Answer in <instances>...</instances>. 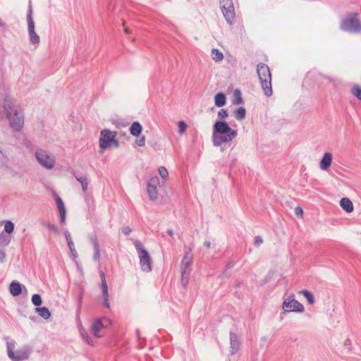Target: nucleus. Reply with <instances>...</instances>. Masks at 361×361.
Returning a JSON list of instances; mask_svg holds the SVG:
<instances>
[{
	"mask_svg": "<svg viewBox=\"0 0 361 361\" xmlns=\"http://www.w3.org/2000/svg\"><path fill=\"white\" fill-rule=\"evenodd\" d=\"M11 102H6L4 108L8 111V118L10 121L11 128L18 130L23 127L24 123L23 116L16 109L13 108Z\"/></svg>",
	"mask_w": 361,
	"mask_h": 361,
	"instance_id": "nucleus-5",
	"label": "nucleus"
},
{
	"mask_svg": "<svg viewBox=\"0 0 361 361\" xmlns=\"http://www.w3.org/2000/svg\"><path fill=\"white\" fill-rule=\"evenodd\" d=\"M193 263L192 247L185 246L184 253L181 258L179 271L180 274V283L183 288H186L189 283L192 267Z\"/></svg>",
	"mask_w": 361,
	"mask_h": 361,
	"instance_id": "nucleus-2",
	"label": "nucleus"
},
{
	"mask_svg": "<svg viewBox=\"0 0 361 361\" xmlns=\"http://www.w3.org/2000/svg\"><path fill=\"white\" fill-rule=\"evenodd\" d=\"M27 29L30 42L32 44H39L40 38L35 30V23L32 18L31 13L28 16L27 18Z\"/></svg>",
	"mask_w": 361,
	"mask_h": 361,
	"instance_id": "nucleus-13",
	"label": "nucleus"
},
{
	"mask_svg": "<svg viewBox=\"0 0 361 361\" xmlns=\"http://www.w3.org/2000/svg\"><path fill=\"white\" fill-rule=\"evenodd\" d=\"M281 309L284 312L286 313H303L305 312L304 305L295 300V295L293 294L290 295L284 299L281 305Z\"/></svg>",
	"mask_w": 361,
	"mask_h": 361,
	"instance_id": "nucleus-6",
	"label": "nucleus"
},
{
	"mask_svg": "<svg viewBox=\"0 0 361 361\" xmlns=\"http://www.w3.org/2000/svg\"><path fill=\"white\" fill-rule=\"evenodd\" d=\"M178 128H179V133H180V134L184 133L187 128L186 123L184 121H180L178 122Z\"/></svg>",
	"mask_w": 361,
	"mask_h": 361,
	"instance_id": "nucleus-36",
	"label": "nucleus"
},
{
	"mask_svg": "<svg viewBox=\"0 0 361 361\" xmlns=\"http://www.w3.org/2000/svg\"><path fill=\"white\" fill-rule=\"evenodd\" d=\"M14 345L13 343L7 344V352L8 357L13 361H20L28 357L29 352H17L16 355L13 352Z\"/></svg>",
	"mask_w": 361,
	"mask_h": 361,
	"instance_id": "nucleus-11",
	"label": "nucleus"
},
{
	"mask_svg": "<svg viewBox=\"0 0 361 361\" xmlns=\"http://www.w3.org/2000/svg\"><path fill=\"white\" fill-rule=\"evenodd\" d=\"M135 143L137 145L140 147H143L145 145V137L142 136L140 138L135 140Z\"/></svg>",
	"mask_w": 361,
	"mask_h": 361,
	"instance_id": "nucleus-38",
	"label": "nucleus"
},
{
	"mask_svg": "<svg viewBox=\"0 0 361 361\" xmlns=\"http://www.w3.org/2000/svg\"><path fill=\"white\" fill-rule=\"evenodd\" d=\"M114 147L116 146L118 144H117V142L114 140Z\"/></svg>",
	"mask_w": 361,
	"mask_h": 361,
	"instance_id": "nucleus-49",
	"label": "nucleus"
},
{
	"mask_svg": "<svg viewBox=\"0 0 361 361\" xmlns=\"http://www.w3.org/2000/svg\"><path fill=\"white\" fill-rule=\"evenodd\" d=\"M101 279H102V295H103V302L102 304L104 306L110 309L111 305L109 300V295H108V286L106 282L105 276L103 271L100 272Z\"/></svg>",
	"mask_w": 361,
	"mask_h": 361,
	"instance_id": "nucleus-15",
	"label": "nucleus"
},
{
	"mask_svg": "<svg viewBox=\"0 0 361 361\" xmlns=\"http://www.w3.org/2000/svg\"><path fill=\"white\" fill-rule=\"evenodd\" d=\"M6 257V253L4 251H0V262H4Z\"/></svg>",
	"mask_w": 361,
	"mask_h": 361,
	"instance_id": "nucleus-43",
	"label": "nucleus"
},
{
	"mask_svg": "<svg viewBox=\"0 0 361 361\" xmlns=\"http://www.w3.org/2000/svg\"><path fill=\"white\" fill-rule=\"evenodd\" d=\"M133 244L137 255L141 271L145 273L151 272L153 267V259L150 253L140 240H136Z\"/></svg>",
	"mask_w": 361,
	"mask_h": 361,
	"instance_id": "nucleus-3",
	"label": "nucleus"
},
{
	"mask_svg": "<svg viewBox=\"0 0 361 361\" xmlns=\"http://www.w3.org/2000/svg\"><path fill=\"white\" fill-rule=\"evenodd\" d=\"M35 310L42 318L45 319H47L51 317L49 310L45 307H37Z\"/></svg>",
	"mask_w": 361,
	"mask_h": 361,
	"instance_id": "nucleus-27",
	"label": "nucleus"
},
{
	"mask_svg": "<svg viewBox=\"0 0 361 361\" xmlns=\"http://www.w3.org/2000/svg\"><path fill=\"white\" fill-rule=\"evenodd\" d=\"M230 344H231V347H230L231 354L234 355L239 350L240 345V341H239L238 336H236L235 334H231Z\"/></svg>",
	"mask_w": 361,
	"mask_h": 361,
	"instance_id": "nucleus-17",
	"label": "nucleus"
},
{
	"mask_svg": "<svg viewBox=\"0 0 361 361\" xmlns=\"http://www.w3.org/2000/svg\"><path fill=\"white\" fill-rule=\"evenodd\" d=\"M124 31H125V32L126 34H129L130 33V30L128 28H125Z\"/></svg>",
	"mask_w": 361,
	"mask_h": 361,
	"instance_id": "nucleus-47",
	"label": "nucleus"
},
{
	"mask_svg": "<svg viewBox=\"0 0 361 361\" xmlns=\"http://www.w3.org/2000/svg\"><path fill=\"white\" fill-rule=\"evenodd\" d=\"M204 246H206L207 247H210V243L209 242H205L204 243Z\"/></svg>",
	"mask_w": 361,
	"mask_h": 361,
	"instance_id": "nucleus-45",
	"label": "nucleus"
},
{
	"mask_svg": "<svg viewBox=\"0 0 361 361\" xmlns=\"http://www.w3.org/2000/svg\"><path fill=\"white\" fill-rule=\"evenodd\" d=\"M122 232L125 235H129L132 232V229L130 226H126L122 228Z\"/></svg>",
	"mask_w": 361,
	"mask_h": 361,
	"instance_id": "nucleus-41",
	"label": "nucleus"
},
{
	"mask_svg": "<svg viewBox=\"0 0 361 361\" xmlns=\"http://www.w3.org/2000/svg\"><path fill=\"white\" fill-rule=\"evenodd\" d=\"M233 97H234L233 100V104H240L243 102V99L241 97L240 92L238 90H235Z\"/></svg>",
	"mask_w": 361,
	"mask_h": 361,
	"instance_id": "nucleus-31",
	"label": "nucleus"
},
{
	"mask_svg": "<svg viewBox=\"0 0 361 361\" xmlns=\"http://www.w3.org/2000/svg\"><path fill=\"white\" fill-rule=\"evenodd\" d=\"M211 57L214 61H221L224 59V54L218 49H212L211 51Z\"/></svg>",
	"mask_w": 361,
	"mask_h": 361,
	"instance_id": "nucleus-25",
	"label": "nucleus"
},
{
	"mask_svg": "<svg viewBox=\"0 0 361 361\" xmlns=\"http://www.w3.org/2000/svg\"><path fill=\"white\" fill-rule=\"evenodd\" d=\"M333 162V154L331 152H326L324 153L319 163V169L323 171H329Z\"/></svg>",
	"mask_w": 361,
	"mask_h": 361,
	"instance_id": "nucleus-14",
	"label": "nucleus"
},
{
	"mask_svg": "<svg viewBox=\"0 0 361 361\" xmlns=\"http://www.w3.org/2000/svg\"><path fill=\"white\" fill-rule=\"evenodd\" d=\"M32 302L35 305V306H39L42 304V298H41V296L38 294H34L32 296Z\"/></svg>",
	"mask_w": 361,
	"mask_h": 361,
	"instance_id": "nucleus-33",
	"label": "nucleus"
},
{
	"mask_svg": "<svg viewBox=\"0 0 361 361\" xmlns=\"http://www.w3.org/2000/svg\"><path fill=\"white\" fill-rule=\"evenodd\" d=\"M246 114V111L244 107H239L236 110L234 111V116L238 120L241 121L245 118Z\"/></svg>",
	"mask_w": 361,
	"mask_h": 361,
	"instance_id": "nucleus-28",
	"label": "nucleus"
},
{
	"mask_svg": "<svg viewBox=\"0 0 361 361\" xmlns=\"http://www.w3.org/2000/svg\"><path fill=\"white\" fill-rule=\"evenodd\" d=\"M160 185V181L157 176L150 178L147 184V192L149 198L155 201L158 199L159 192L157 188Z\"/></svg>",
	"mask_w": 361,
	"mask_h": 361,
	"instance_id": "nucleus-8",
	"label": "nucleus"
},
{
	"mask_svg": "<svg viewBox=\"0 0 361 361\" xmlns=\"http://www.w3.org/2000/svg\"><path fill=\"white\" fill-rule=\"evenodd\" d=\"M0 25L1 26H4L5 25V23L2 21V20L0 18Z\"/></svg>",
	"mask_w": 361,
	"mask_h": 361,
	"instance_id": "nucleus-46",
	"label": "nucleus"
},
{
	"mask_svg": "<svg viewBox=\"0 0 361 361\" xmlns=\"http://www.w3.org/2000/svg\"><path fill=\"white\" fill-rule=\"evenodd\" d=\"M353 94L361 101V89L358 87H355L352 90Z\"/></svg>",
	"mask_w": 361,
	"mask_h": 361,
	"instance_id": "nucleus-35",
	"label": "nucleus"
},
{
	"mask_svg": "<svg viewBox=\"0 0 361 361\" xmlns=\"http://www.w3.org/2000/svg\"><path fill=\"white\" fill-rule=\"evenodd\" d=\"M257 74L264 94L269 97L272 94L271 84V73L269 67L264 63H259L257 68Z\"/></svg>",
	"mask_w": 361,
	"mask_h": 361,
	"instance_id": "nucleus-4",
	"label": "nucleus"
},
{
	"mask_svg": "<svg viewBox=\"0 0 361 361\" xmlns=\"http://www.w3.org/2000/svg\"><path fill=\"white\" fill-rule=\"evenodd\" d=\"M295 214L298 216H302L303 214V210L300 207H297L295 208Z\"/></svg>",
	"mask_w": 361,
	"mask_h": 361,
	"instance_id": "nucleus-42",
	"label": "nucleus"
},
{
	"mask_svg": "<svg viewBox=\"0 0 361 361\" xmlns=\"http://www.w3.org/2000/svg\"><path fill=\"white\" fill-rule=\"evenodd\" d=\"M4 231L8 234H11L14 231V224L10 220H6L4 221Z\"/></svg>",
	"mask_w": 361,
	"mask_h": 361,
	"instance_id": "nucleus-29",
	"label": "nucleus"
},
{
	"mask_svg": "<svg viewBox=\"0 0 361 361\" xmlns=\"http://www.w3.org/2000/svg\"><path fill=\"white\" fill-rule=\"evenodd\" d=\"M263 243V239L260 236H256L255 238L254 244L256 247H259Z\"/></svg>",
	"mask_w": 361,
	"mask_h": 361,
	"instance_id": "nucleus-40",
	"label": "nucleus"
},
{
	"mask_svg": "<svg viewBox=\"0 0 361 361\" xmlns=\"http://www.w3.org/2000/svg\"><path fill=\"white\" fill-rule=\"evenodd\" d=\"M9 290L10 293L13 296H18L21 293L22 291L21 285L17 282H12L10 285Z\"/></svg>",
	"mask_w": 361,
	"mask_h": 361,
	"instance_id": "nucleus-22",
	"label": "nucleus"
},
{
	"mask_svg": "<svg viewBox=\"0 0 361 361\" xmlns=\"http://www.w3.org/2000/svg\"><path fill=\"white\" fill-rule=\"evenodd\" d=\"M142 130V127L139 122H133L130 128V133L133 136L138 137Z\"/></svg>",
	"mask_w": 361,
	"mask_h": 361,
	"instance_id": "nucleus-20",
	"label": "nucleus"
},
{
	"mask_svg": "<svg viewBox=\"0 0 361 361\" xmlns=\"http://www.w3.org/2000/svg\"><path fill=\"white\" fill-rule=\"evenodd\" d=\"M36 158L42 166L48 169H52L54 166V159L44 151L40 150L37 152Z\"/></svg>",
	"mask_w": 361,
	"mask_h": 361,
	"instance_id": "nucleus-10",
	"label": "nucleus"
},
{
	"mask_svg": "<svg viewBox=\"0 0 361 361\" xmlns=\"http://www.w3.org/2000/svg\"><path fill=\"white\" fill-rule=\"evenodd\" d=\"M220 6L226 20L231 23L235 17L232 0H220Z\"/></svg>",
	"mask_w": 361,
	"mask_h": 361,
	"instance_id": "nucleus-9",
	"label": "nucleus"
},
{
	"mask_svg": "<svg viewBox=\"0 0 361 361\" xmlns=\"http://www.w3.org/2000/svg\"><path fill=\"white\" fill-rule=\"evenodd\" d=\"M77 180L80 183L83 191H86L88 186V182L86 177L76 178Z\"/></svg>",
	"mask_w": 361,
	"mask_h": 361,
	"instance_id": "nucleus-34",
	"label": "nucleus"
},
{
	"mask_svg": "<svg viewBox=\"0 0 361 361\" xmlns=\"http://www.w3.org/2000/svg\"><path fill=\"white\" fill-rule=\"evenodd\" d=\"M238 135L237 130L231 128L226 121L215 122L212 132V142L216 147L231 142Z\"/></svg>",
	"mask_w": 361,
	"mask_h": 361,
	"instance_id": "nucleus-1",
	"label": "nucleus"
},
{
	"mask_svg": "<svg viewBox=\"0 0 361 361\" xmlns=\"http://www.w3.org/2000/svg\"><path fill=\"white\" fill-rule=\"evenodd\" d=\"M11 242V238L6 236L4 233L1 232L0 233V246L5 247L7 246Z\"/></svg>",
	"mask_w": 361,
	"mask_h": 361,
	"instance_id": "nucleus-30",
	"label": "nucleus"
},
{
	"mask_svg": "<svg viewBox=\"0 0 361 361\" xmlns=\"http://www.w3.org/2000/svg\"><path fill=\"white\" fill-rule=\"evenodd\" d=\"M299 295H303L309 305H313L315 302L314 295L307 290H302L298 292Z\"/></svg>",
	"mask_w": 361,
	"mask_h": 361,
	"instance_id": "nucleus-21",
	"label": "nucleus"
},
{
	"mask_svg": "<svg viewBox=\"0 0 361 361\" xmlns=\"http://www.w3.org/2000/svg\"><path fill=\"white\" fill-rule=\"evenodd\" d=\"M341 28L347 32H357L361 30V23L355 13L345 18L341 23Z\"/></svg>",
	"mask_w": 361,
	"mask_h": 361,
	"instance_id": "nucleus-7",
	"label": "nucleus"
},
{
	"mask_svg": "<svg viewBox=\"0 0 361 361\" xmlns=\"http://www.w3.org/2000/svg\"><path fill=\"white\" fill-rule=\"evenodd\" d=\"M56 202H57V205H58L59 210L61 221L62 223H64L65 219H66V209H65L64 204L60 197H59L56 200Z\"/></svg>",
	"mask_w": 361,
	"mask_h": 361,
	"instance_id": "nucleus-23",
	"label": "nucleus"
},
{
	"mask_svg": "<svg viewBox=\"0 0 361 361\" xmlns=\"http://www.w3.org/2000/svg\"><path fill=\"white\" fill-rule=\"evenodd\" d=\"M103 329H104V325L102 323V320L97 319L93 322V324L92 325L91 332L95 337L99 338V337L103 336V334H102Z\"/></svg>",
	"mask_w": 361,
	"mask_h": 361,
	"instance_id": "nucleus-16",
	"label": "nucleus"
},
{
	"mask_svg": "<svg viewBox=\"0 0 361 361\" xmlns=\"http://www.w3.org/2000/svg\"><path fill=\"white\" fill-rule=\"evenodd\" d=\"M228 116V112L225 109H221L218 113V116L221 118H227Z\"/></svg>",
	"mask_w": 361,
	"mask_h": 361,
	"instance_id": "nucleus-39",
	"label": "nucleus"
},
{
	"mask_svg": "<svg viewBox=\"0 0 361 361\" xmlns=\"http://www.w3.org/2000/svg\"><path fill=\"white\" fill-rule=\"evenodd\" d=\"M94 259L95 260H97L99 258V250L98 244L96 242H94Z\"/></svg>",
	"mask_w": 361,
	"mask_h": 361,
	"instance_id": "nucleus-37",
	"label": "nucleus"
},
{
	"mask_svg": "<svg viewBox=\"0 0 361 361\" xmlns=\"http://www.w3.org/2000/svg\"><path fill=\"white\" fill-rule=\"evenodd\" d=\"M158 172H159V176L163 179H166L169 176V172L164 166H159L158 169Z\"/></svg>",
	"mask_w": 361,
	"mask_h": 361,
	"instance_id": "nucleus-32",
	"label": "nucleus"
},
{
	"mask_svg": "<svg viewBox=\"0 0 361 361\" xmlns=\"http://www.w3.org/2000/svg\"><path fill=\"white\" fill-rule=\"evenodd\" d=\"M215 105L218 107L224 106L226 104V97L223 93H217L214 97Z\"/></svg>",
	"mask_w": 361,
	"mask_h": 361,
	"instance_id": "nucleus-24",
	"label": "nucleus"
},
{
	"mask_svg": "<svg viewBox=\"0 0 361 361\" xmlns=\"http://www.w3.org/2000/svg\"><path fill=\"white\" fill-rule=\"evenodd\" d=\"M341 351L343 353H351L353 350V341L349 337L344 338L340 343Z\"/></svg>",
	"mask_w": 361,
	"mask_h": 361,
	"instance_id": "nucleus-19",
	"label": "nucleus"
},
{
	"mask_svg": "<svg viewBox=\"0 0 361 361\" xmlns=\"http://www.w3.org/2000/svg\"><path fill=\"white\" fill-rule=\"evenodd\" d=\"M167 233L171 237L173 235V231L171 229H169Z\"/></svg>",
	"mask_w": 361,
	"mask_h": 361,
	"instance_id": "nucleus-44",
	"label": "nucleus"
},
{
	"mask_svg": "<svg viewBox=\"0 0 361 361\" xmlns=\"http://www.w3.org/2000/svg\"><path fill=\"white\" fill-rule=\"evenodd\" d=\"M118 93H121V89L120 87H118Z\"/></svg>",
	"mask_w": 361,
	"mask_h": 361,
	"instance_id": "nucleus-48",
	"label": "nucleus"
},
{
	"mask_svg": "<svg viewBox=\"0 0 361 361\" xmlns=\"http://www.w3.org/2000/svg\"><path fill=\"white\" fill-rule=\"evenodd\" d=\"M113 142V135L110 130H102L99 139V147L102 150L109 147Z\"/></svg>",
	"mask_w": 361,
	"mask_h": 361,
	"instance_id": "nucleus-12",
	"label": "nucleus"
},
{
	"mask_svg": "<svg viewBox=\"0 0 361 361\" xmlns=\"http://www.w3.org/2000/svg\"><path fill=\"white\" fill-rule=\"evenodd\" d=\"M340 207L347 213H352L354 210V206L352 201L348 197H343L339 202Z\"/></svg>",
	"mask_w": 361,
	"mask_h": 361,
	"instance_id": "nucleus-18",
	"label": "nucleus"
},
{
	"mask_svg": "<svg viewBox=\"0 0 361 361\" xmlns=\"http://www.w3.org/2000/svg\"><path fill=\"white\" fill-rule=\"evenodd\" d=\"M66 238L68 245L70 248V250H71L72 255H73L74 257H77V252L74 247L73 242L71 239V234L68 232L66 233Z\"/></svg>",
	"mask_w": 361,
	"mask_h": 361,
	"instance_id": "nucleus-26",
	"label": "nucleus"
}]
</instances>
